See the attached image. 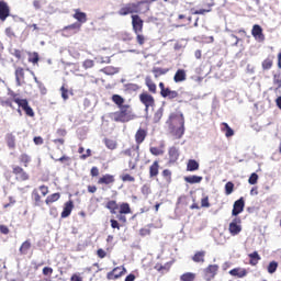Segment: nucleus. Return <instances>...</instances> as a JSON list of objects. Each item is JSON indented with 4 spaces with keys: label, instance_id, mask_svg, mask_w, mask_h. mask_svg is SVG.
Wrapping results in <instances>:
<instances>
[{
    "label": "nucleus",
    "instance_id": "nucleus-1",
    "mask_svg": "<svg viewBox=\"0 0 281 281\" xmlns=\"http://www.w3.org/2000/svg\"><path fill=\"white\" fill-rule=\"evenodd\" d=\"M112 102L119 108V111L110 113V120H112V122L126 124V122H132V120L137 117L131 104H124L125 100L122 95L113 94Z\"/></svg>",
    "mask_w": 281,
    "mask_h": 281
},
{
    "label": "nucleus",
    "instance_id": "nucleus-2",
    "mask_svg": "<svg viewBox=\"0 0 281 281\" xmlns=\"http://www.w3.org/2000/svg\"><path fill=\"white\" fill-rule=\"evenodd\" d=\"M105 209L109 210L110 214H117L119 210V215L116 216V218L119 223H122L123 225H126L127 223L126 215L133 214L131 204H128L127 202L117 203V201L115 200H109L105 203Z\"/></svg>",
    "mask_w": 281,
    "mask_h": 281
},
{
    "label": "nucleus",
    "instance_id": "nucleus-3",
    "mask_svg": "<svg viewBox=\"0 0 281 281\" xmlns=\"http://www.w3.org/2000/svg\"><path fill=\"white\" fill-rule=\"evenodd\" d=\"M132 30L136 36V43L139 47L146 45L148 38L144 35V20L138 14H132Z\"/></svg>",
    "mask_w": 281,
    "mask_h": 281
},
{
    "label": "nucleus",
    "instance_id": "nucleus-4",
    "mask_svg": "<svg viewBox=\"0 0 281 281\" xmlns=\"http://www.w3.org/2000/svg\"><path fill=\"white\" fill-rule=\"evenodd\" d=\"M120 16H128V14H142V2H130L119 10Z\"/></svg>",
    "mask_w": 281,
    "mask_h": 281
},
{
    "label": "nucleus",
    "instance_id": "nucleus-5",
    "mask_svg": "<svg viewBox=\"0 0 281 281\" xmlns=\"http://www.w3.org/2000/svg\"><path fill=\"white\" fill-rule=\"evenodd\" d=\"M10 95L11 98H13V102H15L18 106L24 110L25 115H27L29 117H34V110L32 109V106H30L27 99H20L16 92H11Z\"/></svg>",
    "mask_w": 281,
    "mask_h": 281
},
{
    "label": "nucleus",
    "instance_id": "nucleus-6",
    "mask_svg": "<svg viewBox=\"0 0 281 281\" xmlns=\"http://www.w3.org/2000/svg\"><path fill=\"white\" fill-rule=\"evenodd\" d=\"M160 95L161 98H167V100H176L179 98V92L170 88H166V83L159 82Z\"/></svg>",
    "mask_w": 281,
    "mask_h": 281
},
{
    "label": "nucleus",
    "instance_id": "nucleus-7",
    "mask_svg": "<svg viewBox=\"0 0 281 281\" xmlns=\"http://www.w3.org/2000/svg\"><path fill=\"white\" fill-rule=\"evenodd\" d=\"M80 27H82V24L78 22L67 25L61 30V36L69 38V36H74V34H78V32H80Z\"/></svg>",
    "mask_w": 281,
    "mask_h": 281
},
{
    "label": "nucleus",
    "instance_id": "nucleus-8",
    "mask_svg": "<svg viewBox=\"0 0 281 281\" xmlns=\"http://www.w3.org/2000/svg\"><path fill=\"white\" fill-rule=\"evenodd\" d=\"M9 16H11L10 4L5 0H0V21L5 23Z\"/></svg>",
    "mask_w": 281,
    "mask_h": 281
},
{
    "label": "nucleus",
    "instance_id": "nucleus-9",
    "mask_svg": "<svg viewBox=\"0 0 281 281\" xmlns=\"http://www.w3.org/2000/svg\"><path fill=\"white\" fill-rule=\"evenodd\" d=\"M139 101L142 102V104H144L145 111H148L150 106H155V97H153L148 92H142L139 94Z\"/></svg>",
    "mask_w": 281,
    "mask_h": 281
},
{
    "label": "nucleus",
    "instance_id": "nucleus-10",
    "mask_svg": "<svg viewBox=\"0 0 281 281\" xmlns=\"http://www.w3.org/2000/svg\"><path fill=\"white\" fill-rule=\"evenodd\" d=\"M12 172L18 181H27L30 179V175L21 166H13Z\"/></svg>",
    "mask_w": 281,
    "mask_h": 281
},
{
    "label": "nucleus",
    "instance_id": "nucleus-11",
    "mask_svg": "<svg viewBox=\"0 0 281 281\" xmlns=\"http://www.w3.org/2000/svg\"><path fill=\"white\" fill-rule=\"evenodd\" d=\"M240 223H241L240 217H235L231 222V224L228 226V232H229L231 236H238V234L240 232H243V226H240Z\"/></svg>",
    "mask_w": 281,
    "mask_h": 281
},
{
    "label": "nucleus",
    "instance_id": "nucleus-12",
    "mask_svg": "<svg viewBox=\"0 0 281 281\" xmlns=\"http://www.w3.org/2000/svg\"><path fill=\"white\" fill-rule=\"evenodd\" d=\"M126 273V268L124 266L115 267L112 271L108 272L106 279L108 280H117L122 278Z\"/></svg>",
    "mask_w": 281,
    "mask_h": 281
},
{
    "label": "nucleus",
    "instance_id": "nucleus-13",
    "mask_svg": "<svg viewBox=\"0 0 281 281\" xmlns=\"http://www.w3.org/2000/svg\"><path fill=\"white\" fill-rule=\"evenodd\" d=\"M217 273H218V265H209L204 269V280L206 281L214 280Z\"/></svg>",
    "mask_w": 281,
    "mask_h": 281
},
{
    "label": "nucleus",
    "instance_id": "nucleus-14",
    "mask_svg": "<svg viewBox=\"0 0 281 281\" xmlns=\"http://www.w3.org/2000/svg\"><path fill=\"white\" fill-rule=\"evenodd\" d=\"M251 35L258 43H265V33L262 32V26H260V24H255L252 26Z\"/></svg>",
    "mask_w": 281,
    "mask_h": 281
},
{
    "label": "nucleus",
    "instance_id": "nucleus-15",
    "mask_svg": "<svg viewBox=\"0 0 281 281\" xmlns=\"http://www.w3.org/2000/svg\"><path fill=\"white\" fill-rule=\"evenodd\" d=\"M245 210V198H240L239 200L234 202L232 215L238 216Z\"/></svg>",
    "mask_w": 281,
    "mask_h": 281
},
{
    "label": "nucleus",
    "instance_id": "nucleus-16",
    "mask_svg": "<svg viewBox=\"0 0 281 281\" xmlns=\"http://www.w3.org/2000/svg\"><path fill=\"white\" fill-rule=\"evenodd\" d=\"M15 82L18 87L25 85V69L23 67L15 68Z\"/></svg>",
    "mask_w": 281,
    "mask_h": 281
},
{
    "label": "nucleus",
    "instance_id": "nucleus-17",
    "mask_svg": "<svg viewBox=\"0 0 281 281\" xmlns=\"http://www.w3.org/2000/svg\"><path fill=\"white\" fill-rule=\"evenodd\" d=\"M98 186H113L115 183V176L105 173L98 179Z\"/></svg>",
    "mask_w": 281,
    "mask_h": 281
},
{
    "label": "nucleus",
    "instance_id": "nucleus-18",
    "mask_svg": "<svg viewBox=\"0 0 281 281\" xmlns=\"http://www.w3.org/2000/svg\"><path fill=\"white\" fill-rule=\"evenodd\" d=\"M148 137V132L144 128H138L135 134V142L137 144V148L144 144V140Z\"/></svg>",
    "mask_w": 281,
    "mask_h": 281
},
{
    "label": "nucleus",
    "instance_id": "nucleus-19",
    "mask_svg": "<svg viewBox=\"0 0 281 281\" xmlns=\"http://www.w3.org/2000/svg\"><path fill=\"white\" fill-rule=\"evenodd\" d=\"M4 142L10 150H14L16 148V136L12 133H8L4 136Z\"/></svg>",
    "mask_w": 281,
    "mask_h": 281
},
{
    "label": "nucleus",
    "instance_id": "nucleus-20",
    "mask_svg": "<svg viewBox=\"0 0 281 281\" xmlns=\"http://www.w3.org/2000/svg\"><path fill=\"white\" fill-rule=\"evenodd\" d=\"M71 212H74V201L69 200L64 204V210L61 212L60 217L67 218L71 216Z\"/></svg>",
    "mask_w": 281,
    "mask_h": 281
},
{
    "label": "nucleus",
    "instance_id": "nucleus-21",
    "mask_svg": "<svg viewBox=\"0 0 281 281\" xmlns=\"http://www.w3.org/2000/svg\"><path fill=\"white\" fill-rule=\"evenodd\" d=\"M205 250H198L194 252V255L191 257V260L193 262H196L198 265H203L205 262V256H206Z\"/></svg>",
    "mask_w": 281,
    "mask_h": 281
},
{
    "label": "nucleus",
    "instance_id": "nucleus-22",
    "mask_svg": "<svg viewBox=\"0 0 281 281\" xmlns=\"http://www.w3.org/2000/svg\"><path fill=\"white\" fill-rule=\"evenodd\" d=\"M228 273L233 278H246L248 272H247V269L237 267V268H234V269L229 270Z\"/></svg>",
    "mask_w": 281,
    "mask_h": 281
},
{
    "label": "nucleus",
    "instance_id": "nucleus-23",
    "mask_svg": "<svg viewBox=\"0 0 281 281\" xmlns=\"http://www.w3.org/2000/svg\"><path fill=\"white\" fill-rule=\"evenodd\" d=\"M188 80V74L186 72V69H178L173 76V82H186Z\"/></svg>",
    "mask_w": 281,
    "mask_h": 281
},
{
    "label": "nucleus",
    "instance_id": "nucleus-24",
    "mask_svg": "<svg viewBox=\"0 0 281 281\" xmlns=\"http://www.w3.org/2000/svg\"><path fill=\"white\" fill-rule=\"evenodd\" d=\"M157 177H159V160H155L149 166V179H155Z\"/></svg>",
    "mask_w": 281,
    "mask_h": 281
},
{
    "label": "nucleus",
    "instance_id": "nucleus-25",
    "mask_svg": "<svg viewBox=\"0 0 281 281\" xmlns=\"http://www.w3.org/2000/svg\"><path fill=\"white\" fill-rule=\"evenodd\" d=\"M31 249H32V241H30V239H26L21 244L19 248L20 256H27Z\"/></svg>",
    "mask_w": 281,
    "mask_h": 281
},
{
    "label": "nucleus",
    "instance_id": "nucleus-26",
    "mask_svg": "<svg viewBox=\"0 0 281 281\" xmlns=\"http://www.w3.org/2000/svg\"><path fill=\"white\" fill-rule=\"evenodd\" d=\"M184 124L186 122L183 121V115H181L180 127L173 131V136L176 137V139H181V137H183V133H186Z\"/></svg>",
    "mask_w": 281,
    "mask_h": 281
},
{
    "label": "nucleus",
    "instance_id": "nucleus-27",
    "mask_svg": "<svg viewBox=\"0 0 281 281\" xmlns=\"http://www.w3.org/2000/svg\"><path fill=\"white\" fill-rule=\"evenodd\" d=\"M169 164H177L179 160V149L177 147H170L169 151Z\"/></svg>",
    "mask_w": 281,
    "mask_h": 281
},
{
    "label": "nucleus",
    "instance_id": "nucleus-28",
    "mask_svg": "<svg viewBox=\"0 0 281 281\" xmlns=\"http://www.w3.org/2000/svg\"><path fill=\"white\" fill-rule=\"evenodd\" d=\"M72 16L80 25H82V23H87V13L80 11V9H75V14Z\"/></svg>",
    "mask_w": 281,
    "mask_h": 281
},
{
    "label": "nucleus",
    "instance_id": "nucleus-29",
    "mask_svg": "<svg viewBox=\"0 0 281 281\" xmlns=\"http://www.w3.org/2000/svg\"><path fill=\"white\" fill-rule=\"evenodd\" d=\"M145 85L149 91V93H157V85L155 83V81H153V78H150V76H147L145 78Z\"/></svg>",
    "mask_w": 281,
    "mask_h": 281
},
{
    "label": "nucleus",
    "instance_id": "nucleus-30",
    "mask_svg": "<svg viewBox=\"0 0 281 281\" xmlns=\"http://www.w3.org/2000/svg\"><path fill=\"white\" fill-rule=\"evenodd\" d=\"M19 162L24 166V168H27L30 164H32V156H30L26 153H23L19 156Z\"/></svg>",
    "mask_w": 281,
    "mask_h": 281
},
{
    "label": "nucleus",
    "instance_id": "nucleus-31",
    "mask_svg": "<svg viewBox=\"0 0 281 281\" xmlns=\"http://www.w3.org/2000/svg\"><path fill=\"white\" fill-rule=\"evenodd\" d=\"M199 168H200L199 161H196L194 159H189V161L187 164L188 172H195V170H199Z\"/></svg>",
    "mask_w": 281,
    "mask_h": 281
},
{
    "label": "nucleus",
    "instance_id": "nucleus-32",
    "mask_svg": "<svg viewBox=\"0 0 281 281\" xmlns=\"http://www.w3.org/2000/svg\"><path fill=\"white\" fill-rule=\"evenodd\" d=\"M32 199L34 200V205L36 207H41L43 200L41 199V194L38 193V189H34L31 194Z\"/></svg>",
    "mask_w": 281,
    "mask_h": 281
},
{
    "label": "nucleus",
    "instance_id": "nucleus-33",
    "mask_svg": "<svg viewBox=\"0 0 281 281\" xmlns=\"http://www.w3.org/2000/svg\"><path fill=\"white\" fill-rule=\"evenodd\" d=\"M184 181H186V183H191V184L201 183L203 181V177H201V176H187V177H184Z\"/></svg>",
    "mask_w": 281,
    "mask_h": 281
},
{
    "label": "nucleus",
    "instance_id": "nucleus-34",
    "mask_svg": "<svg viewBox=\"0 0 281 281\" xmlns=\"http://www.w3.org/2000/svg\"><path fill=\"white\" fill-rule=\"evenodd\" d=\"M248 257L250 258L249 265H251V267H256V265L260 262V255L258 254V251L249 254Z\"/></svg>",
    "mask_w": 281,
    "mask_h": 281
},
{
    "label": "nucleus",
    "instance_id": "nucleus-35",
    "mask_svg": "<svg viewBox=\"0 0 281 281\" xmlns=\"http://www.w3.org/2000/svg\"><path fill=\"white\" fill-rule=\"evenodd\" d=\"M196 280V273L194 272H184L180 276V281H194Z\"/></svg>",
    "mask_w": 281,
    "mask_h": 281
},
{
    "label": "nucleus",
    "instance_id": "nucleus-36",
    "mask_svg": "<svg viewBox=\"0 0 281 281\" xmlns=\"http://www.w3.org/2000/svg\"><path fill=\"white\" fill-rule=\"evenodd\" d=\"M60 199V193H53L50 195H48L45 200L46 205H52V203H56V201H58Z\"/></svg>",
    "mask_w": 281,
    "mask_h": 281
},
{
    "label": "nucleus",
    "instance_id": "nucleus-37",
    "mask_svg": "<svg viewBox=\"0 0 281 281\" xmlns=\"http://www.w3.org/2000/svg\"><path fill=\"white\" fill-rule=\"evenodd\" d=\"M261 67H262L263 71H269V69H271V67H273V58L267 57V58L261 63Z\"/></svg>",
    "mask_w": 281,
    "mask_h": 281
},
{
    "label": "nucleus",
    "instance_id": "nucleus-38",
    "mask_svg": "<svg viewBox=\"0 0 281 281\" xmlns=\"http://www.w3.org/2000/svg\"><path fill=\"white\" fill-rule=\"evenodd\" d=\"M222 132L225 133L226 137H234V130H232V127H229V124L227 123H222Z\"/></svg>",
    "mask_w": 281,
    "mask_h": 281
},
{
    "label": "nucleus",
    "instance_id": "nucleus-39",
    "mask_svg": "<svg viewBox=\"0 0 281 281\" xmlns=\"http://www.w3.org/2000/svg\"><path fill=\"white\" fill-rule=\"evenodd\" d=\"M151 71H153L155 78H159L160 76H166V74L168 72V69L155 67V68H153Z\"/></svg>",
    "mask_w": 281,
    "mask_h": 281
},
{
    "label": "nucleus",
    "instance_id": "nucleus-40",
    "mask_svg": "<svg viewBox=\"0 0 281 281\" xmlns=\"http://www.w3.org/2000/svg\"><path fill=\"white\" fill-rule=\"evenodd\" d=\"M272 82H273V86L276 87L274 91H278V89H281V75L280 74L273 75Z\"/></svg>",
    "mask_w": 281,
    "mask_h": 281
},
{
    "label": "nucleus",
    "instance_id": "nucleus-41",
    "mask_svg": "<svg viewBox=\"0 0 281 281\" xmlns=\"http://www.w3.org/2000/svg\"><path fill=\"white\" fill-rule=\"evenodd\" d=\"M162 178L165 179L166 183H172V171H170V169H164Z\"/></svg>",
    "mask_w": 281,
    "mask_h": 281
},
{
    "label": "nucleus",
    "instance_id": "nucleus-42",
    "mask_svg": "<svg viewBox=\"0 0 281 281\" xmlns=\"http://www.w3.org/2000/svg\"><path fill=\"white\" fill-rule=\"evenodd\" d=\"M104 144H105L106 148H109V150H115V148H117V142H115L113 139L105 138Z\"/></svg>",
    "mask_w": 281,
    "mask_h": 281
},
{
    "label": "nucleus",
    "instance_id": "nucleus-43",
    "mask_svg": "<svg viewBox=\"0 0 281 281\" xmlns=\"http://www.w3.org/2000/svg\"><path fill=\"white\" fill-rule=\"evenodd\" d=\"M149 153L154 155V157H159L164 155L165 150L161 147H150Z\"/></svg>",
    "mask_w": 281,
    "mask_h": 281
},
{
    "label": "nucleus",
    "instance_id": "nucleus-44",
    "mask_svg": "<svg viewBox=\"0 0 281 281\" xmlns=\"http://www.w3.org/2000/svg\"><path fill=\"white\" fill-rule=\"evenodd\" d=\"M38 60H41L38 53L34 52L29 54V63H32L33 65H37Z\"/></svg>",
    "mask_w": 281,
    "mask_h": 281
},
{
    "label": "nucleus",
    "instance_id": "nucleus-45",
    "mask_svg": "<svg viewBox=\"0 0 281 281\" xmlns=\"http://www.w3.org/2000/svg\"><path fill=\"white\" fill-rule=\"evenodd\" d=\"M121 180L123 181V183H126L127 181H128L130 183H133V182H135V177H133V176H131V175H128V173H123V175L121 176Z\"/></svg>",
    "mask_w": 281,
    "mask_h": 281
},
{
    "label": "nucleus",
    "instance_id": "nucleus-46",
    "mask_svg": "<svg viewBox=\"0 0 281 281\" xmlns=\"http://www.w3.org/2000/svg\"><path fill=\"white\" fill-rule=\"evenodd\" d=\"M234 192V182L232 181H228L226 184H225V194L227 196H229V194H232Z\"/></svg>",
    "mask_w": 281,
    "mask_h": 281
},
{
    "label": "nucleus",
    "instance_id": "nucleus-47",
    "mask_svg": "<svg viewBox=\"0 0 281 281\" xmlns=\"http://www.w3.org/2000/svg\"><path fill=\"white\" fill-rule=\"evenodd\" d=\"M4 34L8 36V38H16V34L14 33V29H12V26H8L4 30Z\"/></svg>",
    "mask_w": 281,
    "mask_h": 281
},
{
    "label": "nucleus",
    "instance_id": "nucleus-48",
    "mask_svg": "<svg viewBox=\"0 0 281 281\" xmlns=\"http://www.w3.org/2000/svg\"><path fill=\"white\" fill-rule=\"evenodd\" d=\"M161 117H164V110L159 109L154 114V122L157 124V122H160Z\"/></svg>",
    "mask_w": 281,
    "mask_h": 281
},
{
    "label": "nucleus",
    "instance_id": "nucleus-49",
    "mask_svg": "<svg viewBox=\"0 0 281 281\" xmlns=\"http://www.w3.org/2000/svg\"><path fill=\"white\" fill-rule=\"evenodd\" d=\"M278 271V262L271 261L268 266V273H276Z\"/></svg>",
    "mask_w": 281,
    "mask_h": 281
},
{
    "label": "nucleus",
    "instance_id": "nucleus-50",
    "mask_svg": "<svg viewBox=\"0 0 281 281\" xmlns=\"http://www.w3.org/2000/svg\"><path fill=\"white\" fill-rule=\"evenodd\" d=\"M52 159H54L55 161H60V164H65V162H69L71 161V157L64 155L60 158H55L54 156H52Z\"/></svg>",
    "mask_w": 281,
    "mask_h": 281
},
{
    "label": "nucleus",
    "instance_id": "nucleus-51",
    "mask_svg": "<svg viewBox=\"0 0 281 281\" xmlns=\"http://www.w3.org/2000/svg\"><path fill=\"white\" fill-rule=\"evenodd\" d=\"M248 183L250 186H256V183H258V173H256V172L251 173L248 179Z\"/></svg>",
    "mask_w": 281,
    "mask_h": 281
},
{
    "label": "nucleus",
    "instance_id": "nucleus-52",
    "mask_svg": "<svg viewBox=\"0 0 281 281\" xmlns=\"http://www.w3.org/2000/svg\"><path fill=\"white\" fill-rule=\"evenodd\" d=\"M93 65H95L93 59H86L82 64V67H83V69H91V68H93Z\"/></svg>",
    "mask_w": 281,
    "mask_h": 281
},
{
    "label": "nucleus",
    "instance_id": "nucleus-53",
    "mask_svg": "<svg viewBox=\"0 0 281 281\" xmlns=\"http://www.w3.org/2000/svg\"><path fill=\"white\" fill-rule=\"evenodd\" d=\"M110 225H111L112 229H121L122 228V225L115 218L110 220Z\"/></svg>",
    "mask_w": 281,
    "mask_h": 281
},
{
    "label": "nucleus",
    "instance_id": "nucleus-54",
    "mask_svg": "<svg viewBox=\"0 0 281 281\" xmlns=\"http://www.w3.org/2000/svg\"><path fill=\"white\" fill-rule=\"evenodd\" d=\"M12 102H14V99H5L0 101L1 106H10V109H13Z\"/></svg>",
    "mask_w": 281,
    "mask_h": 281
},
{
    "label": "nucleus",
    "instance_id": "nucleus-55",
    "mask_svg": "<svg viewBox=\"0 0 281 281\" xmlns=\"http://www.w3.org/2000/svg\"><path fill=\"white\" fill-rule=\"evenodd\" d=\"M63 100H69V90L63 86L60 88Z\"/></svg>",
    "mask_w": 281,
    "mask_h": 281
},
{
    "label": "nucleus",
    "instance_id": "nucleus-56",
    "mask_svg": "<svg viewBox=\"0 0 281 281\" xmlns=\"http://www.w3.org/2000/svg\"><path fill=\"white\" fill-rule=\"evenodd\" d=\"M16 203V200H14V198L9 196V203H4L2 205L3 210H8V207H12V205H14Z\"/></svg>",
    "mask_w": 281,
    "mask_h": 281
},
{
    "label": "nucleus",
    "instance_id": "nucleus-57",
    "mask_svg": "<svg viewBox=\"0 0 281 281\" xmlns=\"http://www.w3.org/2000/svg\"><path fill=\"white\" fill-rule=\"evenodd\" d=\"M11 54L15 58H18V60H21L23 58V50H21V49L15 48V49H13V52Z\"/></svg>",
    "mask_w": 281,
    "mask_h": 281
},
{
    "label": "nucleus",
    "instance_id": "nucleus-58",
    "mask_svg": "<svg viewBox=\"0 0 281 281\" xmlns=\"http://www.w3.org/2000/svg\"><path fill=\"white\" fill-rule=\"evenodd\" d=\"M40 191L42 196H47L49 194V187L43 184L40 187Z\"/></svg>",
    "mask_w": 281,
    "mask_h": 281
},
{
    "label": "nucleus",
    "instance_id": "nucleus-59",
    "mask_svg": "<svg viewBox=\"0 0 281 281\" xmlns=\"http://www.w3.org/2000/svg\"><path fill=\"white\" fill-rule=\"evenodd\" d=\"M201 207H210V198L207 195L201 199Z\"/></svg>",
    "mask_w": 281,
    "mask_h": 281
},
{
    "label": "nucleus",
    "instance_id": "nucleus-60",
    "mask_svg": "<svg viewBox=\"0 0 281 281\" xmlns=\"http://www.w3.org/2000/svg\"><path fill=\"white\" fill-rule=\"evenodd\" d=\"M126 89L127 91H139V86L137 83H128Z\"/></svg>",
    "mask_w": 281,
    "mask_h": 281
},
{
    "label": "nucleus",
    "instance_id": "nucleus-61",
    "mask_svg": "<svg viewBox=\"0 0 281 281\" xmlns=\"http://www.w3.org/2000/svg\"><path fill=\"white\" fill-rule=\"evenodd\" d=\"M90 177H100V169L98 167H92L90 169Z\"/></svg>",
    "mask_w": 281,
    "mask_h": 281
},
{
    "label": "nucleus",
    "instance_id": "nucleus-62",
    "mask_svg": "<svg viewBox=\"0 0 281 281\" xmlns=\"http://www.w3.org/2000/svg\"><path fill=\"white\" fill-rule=\"evenodd\" d=\"M42 273L43 276H52V273H54V269L50 267H44Z\"/></svg>",
    "mask_w": 281,
    "mask_h": 281
},
{
    "label": "nucleus",
    "instance_id": "nucleus-63",
    "mask_svg": "<svg viewBox=\"0 0 281 281\" xmlns=\"http://www.w3.org/2000/svg\"><path fill=\"white\" fill-rule=\"evenodd\" d=\"M97 256H98V258L104 259V257L106 256V252H105L104 249L99 248V249L97 250Z\"/></svg>",
    "mask_w": 281,
    "mask_h": 281
},
{
    "label": "nucleus",
    "instance_id": "nucleus-64",
    "mask_svg": "<svg viewBox=\"0 0 281 281\" xmlns=\"http://www.w3.org/2000/svg\"><path fill=\"white\" fill-rule=\"evenodd\" d=\"M139 235L140 236H150V229L149 228H140Z\"/></svg>",
    "mask_w": 281,
    "mask_h": 281
}]
</instances>
